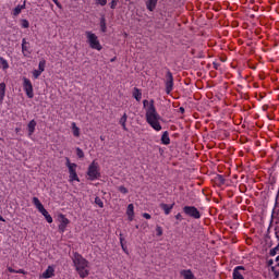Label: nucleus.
Segmentation results:
<instances>
[{
    "instance_id": "obj_1",
    "label": "nucleus",
    "mask_w": 279,
    "mask_h": 279,
    "mask_svg": "<svg viewBox=\"0 0 279 279\" xmlns=\"http://www.w3.org/2000/svg\"><path fill=\"white\" fill-rule=\"evenodd\" d=\"M143 106L146 112V122L153 130L156 132H160L162 130V125H160V121H162V118L156 111V106H154V100H144Z\"/></svg>"
},
{
    "instance_id": "obj_2",
    "label": "nucleus",
    "mask_w": 279,
    "mask_h": 279,
    "mask_svg": "<svg viewBox=\"0 0 279 279\" xmlns=\"http://www.w3.org/2000/svg\"><path fill=\"white\" fill-rule=\"evenodd\" d=\"M72 262L80 278H88L90 274V267L88 266V260H86V258H84L81 254L73 253Z\"/></svg>"
},
{
    "instance_id": "obj_3",
    "label": "nucleus",
    "mask_w": 279,
    "mask_h": 279,
    "mask_svg": "<svg viewBox=\"0 0 279 279\" xmlns=\"http://www.w3.org/2000/svg\"><path fill=\"white\" fill-rule=\"evenodd\" d=\"M87 43L90 49H96V51H101V43H99V37L95 35V33L87 31L85 32Z\"/></svg>"
},
{
    "instance_id": "obj_4",
    "label": "nucleus",
    "mask_w": 279,
    "mask_h": 279,
    "mask_svg": "<svg viewBox=\"0 0 279 279\" xmlns=\"http://www.w3.org/2000/svg\"><path fill=\"white\" fill-rule=\"evenodd\" d=\"M33 204L37 208V210L45 217L48 223H53V218L51 217V215H49V211L45 209V206L43 205V203H40V199H38V197H33Z\"/></svg>"
},
{
    "instance_id": "obj_5",
    "label": "nucleus",
    "mask_w": 279,
    "mask_h": 279,
    "mask_svg": "<svg viewBox=\"0 0 279 279\" xmlns=\"http://www.w3.org/2000/svg\"><path fill=\"white\" fill-rule=\"evenodd\" d=\"M87 178L88 180L95 181L98 178H101V172H99V163L97 161H93L87 170Z\"/></svg>"
},
{
    "instance_id": "obj_6",
    "label": "nucleus",
    "mask_w": 279,
    "mask_h": 279,
    "mask_svg": "<svg viewBox=\"0 0 279 279\" xmlns=\"http://www.w3.org/2000/svg\"><path fill=\"white\" fill-rule=\"evenodd\" d=\"M65 166L69 169V181L70 182H80V177H77V163L71 162V159L66 158Z\"/></svg>"
},
{
    "instance_id": "obj_7",
    "label": "nucleus",
    "mask_w": 279,
    "mask_h": 279,
    "mask_svg": "<svg viewBox=\"0 0 279 279\" xmlns=\"http://www.w3.org/2000/svg\"><path fill=\"white\" fill-rule=\"evenodd\" d=\"M23 88L28 99H34V85H32V81H29V78H23Z\"/></svg>"
},
{
    "instance_id": "obj_8",
    "label": "nucleus",
    "mask_w": 279,
    "mask_h": 279,
    "mask_svg": "<svg viewBox=\"0 0 279 279\" xmlns=\"http://www.w3.org/2000/svg\"><path fill=\"white\" fill-rule=\"evenodd\" d=\"M183 213H185V215L187 217H192L193 219H201L202 218V214H199V210L196 209L195 206H185V207H183Z\"/></svg>"
},
{
    "instance_id": "obj_9",
    "label": "nucleus",
    "mask_w": 279,
    "mask_h": 279,
    "mask_svg": "<svg viewBox=\"0 0 279 279\" xmlns=\"http://www.w3.org/2000/svg\"><path fill=\"white\" fill-rule=\"evenodd\" d=\"M165 84L167 95L171 94V90H173V74L171 73V71L167 72Z\"/></svg>"
},
{
    "instance_id": "obj_10",
    "label": "nucleus",
    "mask_w": 279,
    "mask_h": 279,
    "mask_svg": "<svg viewBox=\"0 0 279 279\" xmlns=\"http://www.w3.org/2000/svg\"><path fill=\"white\" fill-rule=\"evenodd\" d=\"M59 232L64 233L66 232V226H69V223H71L70 220H68V218L64 215H60L59 216Z\"/></svg>"
},
{
    "instance_id": "obj_11",
    "label": "nucleus",
    "mask_w": 279,
    "mask_h": 279,
    "mask_svg": "<svg viewBox=\"0 0 279 279\" xmlns=\"http://www.w3.org/2000/svg\"><path fill=\"white\" fill-rule=\"evenodd\" d=\"M46 64H47V61H45V60L39 61L38 70H35L33 72V77L35 80H38L40 77V75H43V73L45 72Z\"/></svg>"
},
{
    "instance_id": "obj_12",
    "label": "nucleus",
    "mask_w": 279,
    "mask_h": 279,
    "mask_svg": "<svg viewBox=\"0 0 279 279\" xmlns=\"http://www.w3.org/2000/svg\"><path fill=\"white\" fill-rule=\"evenodd\" d=\"M245 267L243 266H236L233 269V279H245Z\"/></svg>"
},
{
    "instance_id": "obj_13",
    "label": "nucleus",
    "mask_w": 279,
    "mask_h": 279,
    "mask_svg": "<svg viewBox=\"0 0 279 279\" xmlns=\"http://www.w3.org/2000/svg\"><path fill=\"white\" fill-rule=\"evenodd\" d=\"M56 276V268L53 266H48L46 271L43 272L41 278L49 279Z\"/></svg>"
},
{
    "instance_id": "obj_14",
    "label": "nucleus",
    "mask_w": 279,
    "mask_h": 279,
    "mask_svg": "<svg viewBox=\"0 0 279 279\" xmlns=\"http://www.w3.org/2000/svg\"><path fill=\"white\" fill-rule=\"evenodd\" d=\"M145 5L148 12H154V10H156V7L158 5V0H146Z\"/></svg>"
},
{
    "instance_id": "obj_15",
    "label": "nucleus",
    "mask_w": 279,
    "mask_h": 279,
    "mask_svg": "<svg viewBox=\"0 0 279 279\" xmlns=\"http://www.w3.org/2000/svg\"><path fill=\"white\" fill-rule=\"evenodd\" d=\"M180 274L184 279H197L191 269H183Z\"/></svg>"
},
{
    "instance_id": "obj_16",
    "label": "nucleus",
    "mask_w": 279,
    "mask_h": 279,
    "mask_svg": "<svg viewBox=\"0 0 279 279\" xmlns=\"http://www.w3.org/2000/svg\"><path fill=\"white\" fill-rule=\"evenodd\" d=\"M22 53L26 58H27V56H29V53H32L29 51V43H27V40H25V39L22 40Z\"/></svg>"
},
{
    "instance_id": "obj_17",
    "label": "nucleus",
    "mask_w": 279,
    "mask_h": 279,
    "mask_svg": "<svg viewBox=\"0 0 279 279\" xmlns=\"http://www.w3.org/2000/svg\"><path fill=\"white\" fill-rule=\"evenodd\" d=\"M36 120H31L29 123L27 124V130H28V136H33L34 132H36Z\"/></svg>"
},
{
    "instance_id": "obj_18",
    "label": "nucleus",
    "mask_w": 279,
    "mask_h": 279,
    "mask_svg": "<svg viewBox=\"0 0 279 279\" xmlns=\"http://www.w3.org/2000/svg\"><path fill=\"white\" fill-rule=\"evenodd\" d=\"M129 221H134V204H129L126 209Z\"/></svg>"
},
{
    "instance_id": "obj_19",
    "label": "nucleus",
    "mask_w": 279,
    "mask_h": 279,
    "mask_svg": "<svg viewBox=\"0 0 279 279\" xmlns=\"http://www.w3.org/2000/svg\"><path fill=\"white\" fill-rule=\"evenodd\" d=\"M26 2L24 1L23 4H20L13 9V16H19L23 10H25Z\"/></svg>"
},
{
    "instance_id": "obj_20",
    "label": "nucleus",
    "mask_w": 279,
    "mask_h": 279,
    "mask_svg": "<svg viewBox=\"0 0 279 279\" xmlns=\"http://www.w3.org/2000/svg\"><path fill=\"white\" fill-rule=\"evenodd\" d=\"M160 208L163 210L165 215H170L171 210H173V204L167 205L165 203L160 204Z\"/></svg>"
},
{
    "instance_id": "obj_21",
    "label": "nucleus",
    "mask_w": 279,
    "mask_h": 279,
    "mask_svg": "<svg viewBox=\"0 0 279 279\" xmlns=\"http://www.w3.org/2000/svg\"><path fill=\"white\" fill-rule=\"evenodd\" d=\"M0 68L2 71H8V69H10V63H8V60L3 57H0Z\"/></svg>"
},
{
    "instance_id": "obj_22",
    "label": "nucleus",
    "mask_w": 279,
    "mask_h": 279,
    "mask_svg": "<svg viewBox=\"0 0 279 279\" xmlns=\"http://www.w3.org/2000/svg\"><path fill=\"white\" fill-rule=\"evenodd\" d=\"M125 123H128V113H124L120 119V125L125 132H128V126L125 125Z\"/></svg>"
},
{
    "instance_id": "obj_23",
    "label": "nucleus",
    "mask_w": 279,
    "mask_h": 279,
    "mask_svg": "<svg viewBox=\"0 0 279 279\" xmlns=\"http://www.w3.org/2000/svg\"><path fill=\"white\" fill-rule=\"evenodd\" d=\"M5 97V83H0V104H3Z\"/></svg>"
},
{
    "instance_id": "obj_24",
    "label": "nucleus",
    "mask_w": 279,
    "mask_h": 279,
    "mask_svg": "<svg viewBox=\"0 0 279 279\" xmlns=\"http://www.w3.org/2000/svg\"><path fill=\"white\" fill-rule=\"evenodd\" d=\"M161 143L162 145H169L171 143V138H169V133L165 132L161 136Z\"/></svg>"
},
{
    "instance_id": "obj_25",
    "label": "nucleus",
    "mask_w": 279,
    "mask_h": 279,
    "mask_svg": "<svg viewBox=\"0 0 279 279\" xmlns=\"http://www.w3.org/2000/svg\"><path fill=\"white\" fill-rule=\"evenodd\" d=\"M133 97L134 99H136V101H141V99L143 98V93H141L138 88H134Z\"/></svg>"
},
{
    "instance_id": "obj_26",
    "label": "nucleus",
    "mask_w": 279,
    "mask_h": 279,
    "mask_svg": "<svg viewBox=\"0 0 279 279\" xmlns=\"http://www.w3.org/2000/svg\"><path fill=\"white\" fill-rule=\"evenodd\" d=\"M72 132L73 136L80 138V128H77V124H75V122H72Z\"/></svg>"
},
{
    "instance_id": "obj_27",
    "label": "nucleus",
    "mask_w": 279,
    "mask_h": 279,
    "mask_svg": "<svg viewBox=\"0 0 279 279\" xmlns=\"http://www.w3.org/2000/svg\"><path fill=\"white\" fill-rule=\"evenodd\" d=\"M100 29H101V32L106 33V29H107L106 17H101V20H100Z\"/></svg>"
},
{
    "instance_id": "obj_28",
    "label": "nucleus",
    "mask_w": 279,
    "mask_h": 279,
    "mask_svg": "<svg viewBox=\"0 0 279 279\" xmlns=\"http://www.w3.org/2000/svg\"><path fill=\"white\" fill-rule=\"evenodd\" d=\"M95 204L97 206H99V208H104V201H101V198H99V196L95 197Z\"/></svg>"
},
{
    "instance_id": "obj_29",
    "label": "nucleus",
    "mask_w": 279,
    "mask_h": 279,
    "mask_svg": "<svg viewBox=\"0 0 279 279\" xmlns=\"http://www.w3.org/2000/svg\"><path fill=\"white\" fill-rule=\"evenodd\" d=\"M96 5H101L104 8V5H106L108 3V0H95Z\"/></svg>"
},
{
    "instance_id": "obj_30",
    "label": "nucleus",
    "mask_w": 279,
    "mask_h": 279,
    "mask_svg": "<svg viewBox=\"0 0 279 279\" xmlns=\"http://www.w3.org/2000/svg\"><path fill=\"white\" fill-rule=\"evenodd\" d=\"M76 156L78 158H84V150H82V148L77 147L76 148Z\"/></svg>"
},
{
    "instance_id": "obj_31",
    "label": "nucleus",
    "mask_w": 279,
    "mask_h": 279,
    "mask_svg": "<svg viewBox=\"0 0 279 279\" xmlns=\"http://www.w3.org/2000/svg\"><path fill=\"white\" fill-rule=\"evenodd\" d=\"M117 3H119V0H111L110 2L111 10H114L117 8Z\"/></svg>"
},
{
    "instance_id": "obj_32",
    "label": "nucleus",
    "mask_w": 279,
    "mask_h": 279,
    "mask_svg": "<svg viewBox=\"0 0 279 279\" xmlns=\"http://www.w3.org/2000/svg\"><path fill=\"white\" fill-rule=\"evenodd\" d=\"M22 27L27 29V27H29V22L27 20H22Z\"/></svg>"
},
{
    "instance_id": "obj_33",
    "label": "nucleus",
    "mask_w": 279,
    "mask_h": 279,
    "mask_svg": "<svg viewBox=\"0 0 279 279\" xmlns=\"http://www.w3.org/2000/svg\"><path fill=\"white\" fill-rule=\"evenodd\" d=\"M118 191H120V193H123V195H126L128 193V189L125 186H119Z\"/></svg>"
},
{
    "instance_id": "obj_34",
    "label": "nucleus",
    "mask_w": 279,
    "mask_h": 279,
    "mask_svg": "<svg viewBox=\"0 0 279 279\" xmlns=\"http://www.w3.org/2000/svg\"><path fill=\"white\" fill-rule=\"evenodd\" d=\"M157 236H162V227L156 228Z\"/></svg>"
},
{
    "instance_id": "obj_35",
    "label": "nucleus",
    "mask_w": 279,
    "mask_h": 279,
    "mask_svg": "<svg viewBox=\"0 0 279 279\" xmlns=\"http://www.w3.org/2000/svg\"><path fill=\"white\" fill-rule=\"evenodd\" d=\"M272 270L275 271L276 276H279V265L272 267Z\"/></svg>"
},
{
    "instance_id": "obj_36",
    "label": "nucleus",
    "mask_w": 279,
    "mask_h": 279,
    "mask_svg": "<svg viewBox=\"0 0 279 279\" xmlns=\"http://www.w3.org/2000/svg\"><path fill=\"white\" fill-rule=\"evenodd\" d=\"M143 217H144V219H151V215H149L147 213L143 214Z\"/></svg>"
},
{
    "instance_id": "obj_37",
    "label": "nucleus",
    "mask_w": 279,
    "mask_h": 279,
    "mask_svg": "<svg viewBox=\"0 0 279 279\" xmlns=\"http://www.w3.org/2000/svg\"><path fill=\"white\" fill-rule=\"evenodd\" d=\"M175 219H178L179 221H182V214H177Z\"/></svg>"
},
{
    "instance_id": "obj_38",
    "label": "nucleus",
    "mask_w": 279,
    "mask_h": 279,
    "mask_svg": "<svg viewBox=\"0 0 279 279\" xmlns=\"http://www.w3.org/2000/svg\"><path fill=\"white\" fill-rule=\"evenodd\" d=\"M8 271H10V274H16V270L13 269L12 267H8Z\"/></svg>"
},
{
    "instance_id": "obj_39",
    "label": "nucleus",
    "mask_w": 279,
    "mask_h": 279,
    "mask_svg": "<svg viewBox=\"0 0 279 279\" xmlns=\"http://www.w3.org/2000/svg\"><path fill=\"white\" fill-rule=\"evenodd\" d=\"M15 274H23V275H25L26 272H25L24 269H19V270H15Z\"/></svg>"
},
{
    "instance_id": "obj_40",
    "label": "nucleus",
    "mask_w": 279,
    "mask_h": 279,
    "mask_svg": "<svg viewBox=\"0 0 279 279\" xmlns=\"http://www.w3.org/2000/svg\"><path fill=\"white\" fill-rule=\"evenodd\" d=\"M57 8H62V4H60V2H58V4H56Z\"/></svg>"
},
{
    "instance_id": "obj_41",
    "label": "nucleus",
    "mask_w": 279,
    "mask_h": 279,
    "mask_svg": "<svg viewBox=\"0 0 279 279\" xmlns=\"http://www.w3.org/2000/svg\"><path fill=\"white\" fill-rule=\"evenodd\" d=\"M52 1H53V3H54L56 5H58V2H59L58 0H52Z\"/></svg>"
},
{
    "instance_id": "obj_42",
    "label": "nucleus",
    "mask_w": 279,
    "mask_h": 279,
    "mask_svg": "<svg viewBox=\"0 0 279 279\" xmlns=\"http://www.w3.org/2000/svg\"><path fill=\"white\" fill-rule=\"evenodd\" d=\"M100 141H106V137L105 136H100Z\"/></svg>"
},
{
    "instance_id": "obj_43",
    "label": "nucleus",
    "mask_w": 279,
    "mask_h": 279,
    "mask_svg": "<svg viewBox=\"0 0 279 279\" xmlns=\"http://www.w3.org/2000/svg\"><path fill=\"white\" fill-rule=\"evenodd\" d=\"M276 263L277 265H279V256L276 258Z\"/></svg>"
},
{
    "instance_id": "obj_44",
    "label": "nucleus",
    "mask_w": 279,
    "mask_h": 279,
    "mask_svg": "<svg viewBox=\"0 0 279 279\" xmlns=\"http://www.w3.org/2000/svg\"><path fill=\"white\" fill-rule=\"evenodd\" d=\"M0 221H5V220L3 219V217L0 216Z\"/></svg>"
},
{
    "instance_id": "obj_45",
    "label": "nucleus",
    "mask_w": 279,
    "mask_h": 279,
    "mask_svg": "<svg viewBox=\"0 0 279 279\" xmlns=\"http://www.w3.org/2000/svg\"><path fill=\"white\" fill-rule=\"evenodd\" d=\"M180 110H181L182 112H184V109H183V108H181Z\"/></svg>"
},
{
    "instance_id": "obj_46",
    "label": "nucleus",
    "mask_w": 279,
    "mask_h": 279,
    "mask_svg": "<svg viewBox=\"0 0 279 279\" xmlns=\"http://www.w3.org/2000/svg\"><path fill=\"white\" fill-rule=\"evenodd\" d=\"M125 1H130V0H125Z\"/></svg>"
}]
</instances>
